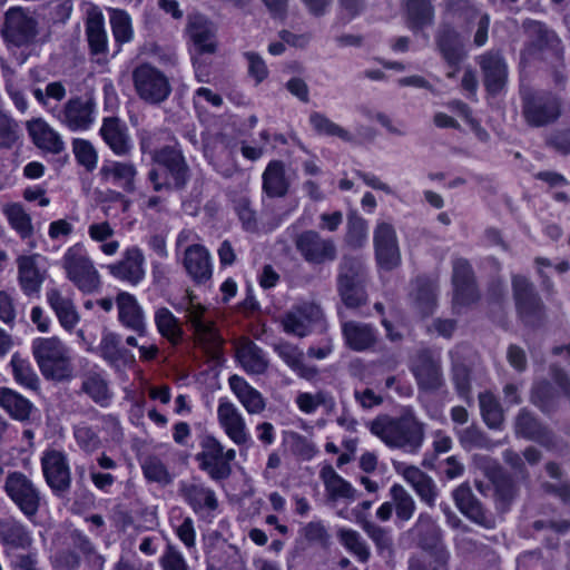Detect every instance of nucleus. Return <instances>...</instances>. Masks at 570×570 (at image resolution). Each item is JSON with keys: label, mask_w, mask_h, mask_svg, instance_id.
<instances>
[{"label": "nucleus", "mask_w": 570, "mask_h": 570, "mask_svg": "<svg viewBox=\"0 0 570 570\" xmlns=\"http://www.w3.org/2000/svg\"><path fill=\"white\" fill-rule=\"evenodd\" d=\"M178 311L185 313L187 324L194 331L196 340L207 348L216 350L223 344L214 322L205 318L207 308L196 301L193 292L187 291L180 304L176 306Z\"/></svg>", "instance_id": "nucleus-7"}, {"label": "nucleus", "mask_w": 570, "mask_h": 570, "mask_svg": "<svg viewBox=\"0 0 570 570\" xmlns=\"http://www.w3.org/2000/svg\"><path fill=\"white\" fill-rule=\"evenodd\" d=\"M341 543L352 553H354L361 562H366L370 558V550L360 533L352 529H341L338 531Z\"/></svg>", "instance_id": "nucleus-63"}, {"label": "nucleus", "mask_w": 570, "mask_h": 570, "mask_svg": "<svg viewBox=\"0 0 570 570\" xmlns=\"http://www.w3.org/2000/svg\"><path fill=\"white\" fill-rule=\"evenodd\" d=\"M89 237L97 243H101L100 250L107 256H114L117 254L120 244L118 240L111 239L115 235V229L109 222L104 220L99 223H92L88 226Z\"/></svg>", "instance_id": "nucleus-53"}, {"label": "nucleus", "mask_w": 570, "mask_h": 570, "mask_svg": "<svg viewBox=\"0 0 570 570\" xmlns=\"http://www.w3.org/2000/svg\"><path fill=\"white\" fill-rule=\"evenodd\" d=\"M354 513L357 522L361 524L365 533L372 539L379 550L383 551L392 548L393 540L390 530L366 520L357 509H354Z\"/></svg>", "instance_id": "nucleus-58"}, {"label": "nucleus", "mask_w": 570, "mask_h": 570, "mask_svg": "<svg viewBox=\"0 0 570 570\" xmlns=\"http://www.w3.org/2000/svg\"><path fill=\"white\" fill-rule=\"evenodd\" d=\"M492 484L494 488L495 509L504 513L510 509V505L518 495L517 483L510 475L499 473L492 478Z\"/></svg>", "instance_id": "nucleus-44"}, {"label": "nucleus", "mask_w": 570, "mask_h": 570, "mask_svg": "<svg viewBox=\"0 0 570 570\" xmlns=\"http://www.w3.org/2000/svg\"><path fill=\"white\" fill-rule=\"evenodd\" d=\"M73 546L83 554L90 570H102L105 558L97 551L90 538L80 530L71 532Z\"/></svg>", "instance_id": "nucleus-54"}, {"label": "nucleus", "mask_w": 570, "mask_h": 570, "mask_svg": "<svg viewBox=\"0 0 570 570\" xmlns=\"http://www.w3.org/2000/svg\"><path fill=\"white\" fill-rule=\"evenodd\" d=\"M217 421L229 440L237 446L252 442L250 433L239 409L227 399H220L217 406Z\"/></svg>", "instance_id": "nucleus-15"}, {"label": "nucleus", "mask_w": 570, "mask_h": 570, "mask_svg": "<svg viewBox=\"0 0 570 570\" xmlns=\"http://www.w3.org/2000/svg\"><path fill=\"white\" fill-rule=\"evenodd\" d=\"M363 281H352L345 276L337 282V289L343 303L348 308H356L365 303V291L362 285Z\"/></svg>", "instance_id": "nucleus-60"}, {"label": "nucleus", "mask_w": 570, "mask_h": 570, "mask_svg": "<svg viewBox=\"0 0 570 570\" xmlns=\"http://www.w3.org/2000/svg\"><path fill=\"white\" fill-rule=\"evenodd\" d=\"M411 372L419 390L424 392H436L445 384L441 355L430 348L420 350L415 354Z\"/></svg>", "instance_id": "nucleus-13"}, {"label": "nucleus", "mask_w": 570, "mask_h": 570, "mask_svg": "<svg viewBox=\"0 0 570 570\" xmlns=\"http://www.w3.org/2000/svg\"><path fill=\"white\" fill-rule=\"evenodd\" d=\"M110 26L115 41L118 45L128 43L134 39V29L130 16L121 9H112L110 12Z\"/></svg>", "instance_id": "nucleus-56"}, {"label": "nucleus", "mask_w": 570, "mask_h": 570, "mask_svg": "<svg viewBox=\"0 0 570 570\" xmlns=\"http://www.w3.org/2000/svg\"><path fill=\"white\" fill-rule=\"evenodd\" d=\"M132 81L138 97L150 105L161 104L171 92L168 77L150 63L137 66L132 71Z\"/></svg>", "instance_id": "nucleus-8"}, {"label": "nucleus", "mask_w": 570, "mask_h": 570, "mask_svg": "<svg viewBox=\"0 0 570 570\" xmlns=\"http://www.w3.org/2000/svg\"><path fill=\"white\" fill-rule=\"evenodd\" d=\"M512 288L518 312L523 318L533 316L541 311V299L535 293L533 284L527 277L513 275Z\"/></svg>", "instance_id": "nucleus-29"}, {"label": "nucleus", "mask_w": 570, "mask_h": 570, "mask_svg": "<svg viewBox=\"0 0 570 570\" xmlns=\"http://www.w3.org/2000/svg\"><path fill=\"white\" fill-rule=\"evenodd\" d=\"M276 354L286 363V365L305 379H309L315 374V371L304 363V352L288 343L281 342L274 346Z\"/></svg>", "instance_id": "nucleus-45"}, {"label": "nucleus", "mask_w": 570, "mask_h": 570, "mask_svg": "<svg viewBox=\"0 0 570 570\" xmlns=\"http://www.w3.org/2000/svg\"><path fill=\"white\" fill-rule=\"evenodd\" d=\"M178 492L196 514H210L218 508L215 491L203 482L181 481Z\"/></svg>", "instance_id": "nucleus-20"}, {"label": "nucleus", "mask_w": 570, "mask_h": 570, "mask_svg": "<svg viewBox=\"0 0 570 570\" xmlns=\"http://www.w3.org/2000/svg\"><path fill=\"white\" fill-rule=\"evenodd\" d=\"M324 483L326 495L330 501L341 499L354 501L358 497L357 490L344 478H342L332 465H325L320 472Z\"/></svg>", "instance_id": "nucleus-35"}, {"label": "nucleus", "mask_w": 570, "mask_h": 570, "mask_svg": "<svg viewBox=\"0 0 570 570\" xmlns=\"http://www.w3.org/2000/svg\"><path fill=\"white\" fill-rule=\"evenodd\" d=\"M32 354L47 380L62 382L72 377L70 351L60 338L52 336L33 340Z\"/></svg>", "instance_id": "nucleus-2"}, {"label": "nucleus", "mask_w": 570, "mask_h": 570, "mask_svg": "<svg viewBox=\"0 0 570 570\" xmlns=\"http://www.w3.org/2000/svg\"><path fill=\"white\" fill-rule=\"evenodd\" d=\"M18 281L22 292L27 296L38 294L45 276L37 266V255H21L17 259Z\"/></svg>", "instance_id": "nucleus-37"}, {"label": "nucleus", "mask_w": 570, "mask_h": 570, "mask_svg": "<svg viewBox=\"0 0 570 570\" xmlns=\"http://www.w3.org/2000/svg\"><path fill=\"white\" fill-rule=\"evenodd\" d=\"M483 75V83L491 95L501 92L508 82V65L500 51L490 50L476 58Z\"/></svg>", "instance_id": "nucleus-19"}, {"label": "nucleus", "mask_w": 570, "mask_h": 570, "mask_svg": "<svg viewBox=\"0 0 570 570\" xmlns=\"http://www.w3.org/2000/svg\"><path fill=\"white\" fill-rule=\"evenodd\" d=\"M549 374L551 381L537 380L530 390V402L547 415L559 410L561 397L570 402V375L567 371L558 364H551Z\"/></svg>", "instance_id": "nucleus-3"}, {"label": "nucleus", "mask_w": 570, "mask_h": 570, "mask_svg": "<svg viewBox=\"0 0 570 570\" xmlns=\"http://www.w3.org/2000/svg\"><path fill=\"white\" fill-rule=\"evenodd\" d=\"M522 114L530 126L542 127L560 117L561 101L551 92H527L522 96Z\"/></svg>", "instance_id": "nucleus-9"}, {"label": "nucleus", "mask_w": 570, "mask_h": 570, "mask_svg": "<svg viewBox=\"0 0 570 570\" xmlns=\"http://www.w3.org/2000/svg\"><path fill=\"white\" fill-rule=\"evenodd\" d=\"M479 403L484 423L492 430H499L503 423L504 416L502 407L495 396L488 392L481 393L479 395Z\"/></svg>", "instance_id": "nucleus-55"}, {"label": "nucleus", "mask_w": 570, "mask_h": 570, "mask_svg": "<svg viewBox=\"0 0 570 570\" xmlns=\"http://www.w3.org/2000/svg\"><path fill=\"white\" fill-rule=\"evenodd\" d=\"M375 256L379 265L385 269H393L401 262V253L394 227L385 222L379 223L373 236Z\"/></svg>", "instance_id": "nucleus-18"}, {"label": "nucleus", "mask_w": 570, "mask_h": 570, "mask_svg": "<svg viewBox=\"0 0 570 570\" xmlns=\"http://www.w3.org/2000/svg\"><path fill=\"white\" fill-rule=\"evenodd\" d=\"M390 498L395 509L396 519L401 522H407L414 515L416 504L413 497L401 484H393L390 488Z\"/></svg>", "instance_id": "nucleus-51"}, {"label": "nucleus", "mask_w": 570, "mask_h": 570, "mask_svg": "<svg viewBox=\"0 0 570 570\" xmlns=\"http://www.w3.org/2000/svg\"><path fill=\"white\" fill-rule=\"evenodd\" d=\"M39 23L32 11L22 7H11L4 13L1 28L3 40L17 48L28 47L36 42Z\"/></svg>", "instance_id": "nucleus-5"}, {"label": "nucleus", "mask_w": 570, "mask_h": 570, "mask_svg": "<svg viewBox=\"0 0 570 570\" xmlns=\"http://www.w3.org/2000/svg\"><path fill=\"white\" fill-rule=\"evenodd\" d=\"M309 122L313 129L320 135L336 136L343 141H351L353 139L350 131L335 124L321 112H312L309 116Z\"/></svg>", "instance_id": "nucleus-61"}, {"label": "nucleus", "mask_w": 570, "mask_h": 570, "mask_svg": "<svg viewBox=\"0 0 570 570\" xmlns=\"http://www.w3.org/2000/svg\"><path fill=\"white\" fill-rule=\"evenodd\" d=\"M4 491L27 518L31 519L38 513L41 493L26 474L10 472L6 478Z\"/></svg>", "instance_id": "nucleus-12"}, {"label": "nucleus", "mask_w": 570, "mask_h": 570, "mask_svg": "<svg viewBox=\"0 0 570 570\" xmlns=\"http://www.w3.org/2000/svg\"><path fill=\"white\" fill-rule=\"evenodd\" d=\"M144 263L142 252L134 246L126 249L122 259L107 268L114 277L136 285L145 277Z\"/></svg>", "instance_id": "nucleus-25"}, {"label": "nucleus", "mask_w": 570, "mask_h": 570, "mask_svg": "<svg viewBox=\"0 0 570 570\" xmlns=\"http://www.w3.org/2000/svg\"><path fill=\"white\" fill-rule=\"evenodd\" d=\"M367 426L387 448L407 454L417 453L425 440V423L412 407H404L397 416L379 415Z\"/></svg>", "instance_id": "nucleus-1"}, {"label": "nucleus", "mask_w": 570, "mask_h": 570, "mask_svg": "<svg viewBox=\"0 0 570 570\" xmlns=\"http://www.w3.org/2000/svg\"><path fill=\"white\" fill-rule=\"evenodd\" d=\"M3 215L7 217L9 225L22 238H30L33 233L32 219L29 213L20 203H11L3 207Z\"/></svg>", "instance_id": "nucleus-49"}, {"label": "nucleus", "mask_w": 570, "mask_h": 570, "mask_svg": "<svg viewBox=\"0 0 570 570\" xmlns=\"http://www.w3.org/2000/svg\"><path fill=\"white\" fill-rule=\"evenodd\" d=\"M49 111L70 131H86L95 122L96 104L91 98L75 96L60 108L49 109Z\"/></svg>", "instance_id": "nucleus-11"}, {"label": "nucleus", "mask_w": 570, "mask_h": 570, "mask_svg": "<svg viewBox=\"0 0 570 570\" xmlns=\"http://www.w3.org/2000/svg\"><path fill=\"white\" fill-rule=\"evenodd\" d=\"M43 476L49 488L58 495L69 491L71 475L67 456L56 450L47 451L41 458Z\"/></svg>", "instance_id": "nucleus-17"}, {"label": "nucleus", "mask_w": 570, "mask_h": 570, "mask_svg": "<svg viewBox=\"0 0 570 570\" xmlns=\"http://www.w3.org/2000/svg\"><path fill=\"white\" fill-rule=\"evenodd\" d=\"M153 160L166 170L173 188L183 189L187 185L190 169L181 149L164 146L154 153Z\"/></svg>", "instance_id": "nucleus-16"}, {"label": "nucleus", "mask_w": 570, "mask_h": 570, "mask_svg": "<svg viewBox=\"0 0 570 570\" xmlns=\"http://www.w3.org/2000/svg\"><path fill=\"white\" fill-rule=\"evenodd\" d=\"M187 32L198 52L214 53L216 51V30L205 17L199 14L191 17Z\"/></svg>", "instance_id": "nucleus-34"}, {"label": "nucleus", "mask_w": 570, "mask_h": 570, "mask_svg": "<svg viewBox=\"0 0 570 570\" xmlns=\"http://www.w3.org/2000/svg\"><path fill=\"white\" fill-rule=\"evenodd\" d=\"M414 302L423 315L433 312L436 305V286L428 279L419 278L415 283Z\"/></svg>", "instance_id": "nucleus-57"}, {"label": "nucleus", "mask_w": 570, "mask_h": 570, "mask_svg": "<svg viewBox=\"0 0 570 570\" xmlns=\"http://www.w3.org/2000/svg\"><path fill=\"white\" fill-rule=\"evenodd\" d=\"M236 358L248 374L261 375L264 374L268 367V360L263 350L247 338L237 341Z\"/></svg>", "instance_id": "nucleus-31"}, {"label": "nucleus", "mask_w": 570, "mask_h": 570, "mask_svg": "<svg viewBox=\"0 0 570 570\" xmlns=\"http://www.w3.org/2000/svg\"><path fill=\"white\" fill-rule=\"evenodd\" d=\"M161 570H193L181 551L168 542L158 560Z\"/></svg>", "instance_id": "nucleus-64"}, {"label": "nucleus", "mask_w": 570, "mask_h": 570, "mask_svg": "<svg viewBox=\"0 0 570 570\" xmlns=\"http://www.w3.org/2000/svg\"><path fill=\"white\" fill-rule=\"evenodd\" d=\"M10 363L17 383L30 390L38 389L39 377L29 361L16 353L12 355Z\"/></svg>", "instance_id": "nucleus-59"}, {"label": "nucleus", "mask_w": 570, "mask_h": 570, "mask_svg": "<svg viewBox=\"0 0 570 570\" xmlns=\"http://www.w3.org/2000/svg\"><path fill=\"white\" fill-rule=\"evenodd\" d=\"M33 145L46 154L59 155L65 151L66 144L61 135L45 119L35 118L26 124Z\"/></svg>", "instance_id": "nucleus-23"}, {"label": "nucleus", "mask_w": 570, "mask_h": 570, "mask_svg": "<svg viewBox=\"0 0 570 570\" xmlns=\"http://www.w3.org/2000/svg\"><path fill=\"white\" fill-rule=\"evenodd\" d=\"M0 405L13 419L20 421L29 419L32 406L27 399L6 387L0 389Z\"/></svg>", "instance_id": "nucleus-52"}, {"label": "nucleus", "mask_w": 570, "mask_h": 570, "mask_svg": "<svg viewBox=\"0 0 570 570\" xmlns=\"http://www.w3.org/2000/svg\"><path fill=\"white\" fill-rule=\"evenodd\" d=\"M342 333L345 344L356 352L373 347L377 340L376 330L372 325L355 321L344 322Z\"/></svg>", "instance_id": "nucleus-32"}, {"label": "nucleus", "mask_w": 570, "mask_h": 570, "mask_svg": "<svg viewBox=\"0 0 570 570\" xmlns=\"http://www.w3.org/2000/svg\"><path fill=\"white\" fill-rule=\"evenodd\" d=\"M515 433L524 439L542 442L549 431L528 409H521L515 417Z\"/></svg>", "instance_id": "nucleus-46"}, {"label": "nucleus", "mask_w": 570, "mask_h": 570, "mask_svg": "<svg viewBox=\"0 0 570 570\" xmlns=\"http://www.w3.org/2000/svg\"><path fill=\"white\" fill-rule=\"evenodd\" d=\"M406 27L419 32L434 22V8L430 0H404Z\"/></svg>", "instance_id": "nucleus-39"}, {"label": "nucleus", "mask_w": 570, "mask_h": 570, "mask_svg": "<svg viewBox=\"0 0 570 570\" xmlns=\"http://www.w3.org/2000/svg\"><path fill=\"white\" fill-rule=\"evenodd\" d=\"M99 132L116 156H128L131 153L134 144L128 127L118 117L104 118Z\"/></svg>", "instance_id": "nucleus-22"}, {"label": "nucleus", "mask_w": 570, "mask_h": 570, "mask_svg": "<svg viewBox=\"0 0 570 570\" xmlns=\"http://www.w3.org/2000/svg\"><path fill=\"white\" fill-rule=\"evenodd\" d=\"M289 184L285 177L282 161H271L263 173V189L268 197H283L287 194Z\"/></svg>", "instance_id": "nucleus-42"}, {"label": "nucleus", "mask_w": 570, "mask_h": 570, "mask_svg": "<svg viewBox=\"0 0 570 570\" xmlns=\"http://www.w3.org/2000/svg\"><path fill=\"white\" fill-rule=\"evenodd\" d=\"M525 30L531 45L538 50L551 49L559 53L560 40L556 32L540 21L530 20L525 22Z\"/></svg>", "instance_id": "nucleus-48"}, {"label": "nucleus", "mask_w": 570, "mask_h": 570, "mask_svg": "<svg viewBox=\"0 0 570 570\" xmlns=\"http://www.w3.org/2000/svg\"><path fill=\"white\" fill-rule=\"evenodd\" d=\"M0 542L13 549H29L33 539L28 528L20 521L6 519L0 521Z\"/></svg>", "instance_id": "nucleus-40"}, {"label": "nucleus", "mask_w": 570, "mask_h": 570, "mask_svg": "<svg viewBox=\"0 0 570 570\" xmlns=\"http://www.w3.org/2000/svg\"><path fill=\"white\" fill-rule=\"evenodd\" d=\"M184 267L194 282L202 284L213 274L209 252L199 244L188 246L184 253Z\"/></svg>", "instance_id": "nucleus-28"}, {"label": "nucleus", "mask_w": 570, "mask_h": 570, "mask_svg": "<svg viewBox=\"0 0 570 570\" xmlns=\"http://www.w3.org/2000/svg\"><path fill=\"white\" fill-rule=\"evenodd\" d=\"M452 499L458 510L471 522L484 529L495 528V515L483 507L468 482L461 483L453 490Z\"/></svg>", "instance_id": "nucleus-14"}, {"label": "nucleus", "mask_w": 570, "mask_h": 570, "mask_svg": "<svg viewBox=\"0 0 570 570\" xmlns=\"http://www.w3.org/2000/svg\"><path fill=\"white\" fill-rule=\"evenodd\" d=\"M228 384L239 403L249 415H258L266 410V399L244 377L234 374L228 379Z\"/></svg>", "instance_id": "nucleus-30"}, {"label": "nucleus", "mask_w": 570, "mask_h": 570, "mask_svg": "<svg viewBox=\"0 0 570 570\" xmlns=\"http://www.w3.org/2000/svg\"><path fill=\"white\" fill-rule=\"evenodd\" d=\"M46 297L60 325L66 331H72L79 323L80 316L71 298L63 296L57 288L47 291Z\"/></svg>", "instance_id": "nucleus-38"}, {"label": "nucleus", "mask_w": 570, "mask_h": 570, "mask_svg": "<svg viewBox=\"0 0 570 570\" xmlns=\"http://www.w3.org/2000/svg\"><path fill=\"white\" fill-rule=\"evenodd\" d=\"M62 267L70 282L81 292L94 293L100 286V276L82 244L69 247L62 257Z\"/></svg>", "instance_id": "nucleus-4"}, {"label": "nucleus", "mask_w": 570, "mask_h": 570, "mask_svg": "<svg viewBox=\"0 0 570 570\" xmlns=\"http://www.w3.org/2000/svg\"><path fill=\"white\" fill-rule=\"evenodd\" d=\"M86 36L91 55L102 57L106 61L108 53V35L105 29L104 14L98 10L89 12L86 21ZM101 58H98L100 61Z\"/></svg>", "instance_id": "nucleus-33"}, {"label": "nucleus", "mask_w": 570, "mask_h": 570, "mask_svg": "<svg viewBox=\"0 0 570 570\" xmlns=\"http://www.w3.org/2000/svg\"><path fill=\"white\" fill-rule=\"evenodd\" d=\"M115 303L119 322L138 335H145L147 331L145 314L136 297L127 292H121L117 295Z\"/></svg>", "instance_id": "nucleus-26"}, {"label": "nucleus", "mask_w": 570, "mask_h": 570, "mask_svg": "<svg viewBox=\"0 0 570 570\" xmlns=\"http://www.w3.org/2000/svg\"><path fill=\"white\" fill-rule=\"evenodd\" d=\"M397 471L413 487L421 501L430 508L435 505L438 488L430 475L414 465H406L402 470L397 469Z\"/></svg>", "instance_id": "nucleus-36"}, {"label": "nucleus", "mask_w": 570, "mask_h": 570, "mask_svg": "<svg viewBox=\"0 0 570 570\" xmlns=\"http://www.w3.org/2000/svg\"><path fill=\"white\" fill-rule=\"evenodd\" d=\"M72 151L77 163L85 167L87 171L96 169L98 165V153L89 140L75 138L72 140Z\"/></svg>", "instance_id": "nucleus-62"}, {"label": "nucleus", "mask_w": 570, "mask_h": 570, "mask_svg": "<svg viewBox=\"0 0 570 570\" xmlns=\"http://www.w3.org/2000/svg\"><path fill=\"white\" fill-rule=\"evenodd\" d=\"M154 321L159 334L170 344L177 345L183 338V328L179 320L167 307L155 311Z\"/></svg>", "instance_id": "nucleus-47"}, {"label": "nucleus", "mask_w": 570, "mask_h": 570, "mask_svg": "<svg viewBox=\"0 0 570 570\" xmlns=\"http://www.w3.org/2000/svg\"><path fill=\"white\" fill-rule=\"evenodd\" d=\"M436 48L451 67H458L464 59V45L461 35L451 26L442 24L435 33Z\"/></svg>", "instance_id": "nucleus-27"}, {"label": "nucleus", "mask_w": 570, "mask_h": 570, "mask_svg": "<svg viewBox=\"0 0 570 570\" xmlns=\"http://www.w3.org/2000/svg\"><path fill=\"white\" fill-rule=\"evenodd\" d=\"M411 532L417 538L424 549L436 548L442 540L441 528L436 524L432 515L426 512L419 514Z\"/></svg>", "instance_id": "nucleus-41"}, {"label": "nucleus", "mask_w": 570, "mask_h": 570, "mask_svg": "<svg viewBox=\"0 0 570 570\" xmlns=\"http://www.w3.org/2000/svg\"><path fill=\"white\" fill-rule=\"evenodd\" d=\"M81 391L102 407L108 406L112 399L107 380L97 372H88L82 376Z\"/></svg>", "instance_id": "nucleus-43"}, {"label": "nucleus", "mask_w": 570, "mask_h": 570, "mask_svg": "<svg viewBox=\"0 0 570 570\" xmlns=\"http://www.w3.org/2000/svg\"><path fill=\"white\" fill-rule=\"evenodd\" d=\"M100 178L131 194L136 190L137 167L131 161L109 160L99 170Z\"/></svg>", "instance_id": "nucleus-24"}, {"label": "nucleus", "mask_w": 570, "mask_h": 570, "mask_svg": "<svg viewBox=\"0 0 570 570\" xmlns=\"http://www.w3.org/2000/svg\"><path fill=\"white\" fill-rule=\"evenodd\" d=\"M454 431L461 448L465 451L491 450L497 446V443L475 424Z\"/></svg>", "instance_id": "nucleus-50"}, {"label": "nucleus", "mask_w": 570, "mask_h": 570, "mask_svg": "<svg viewBox=\"0 0 570 570\" xmlns=\"http://www.w3.org/2000/svg\"><path fill=\"white\" fill-rule=\"evenodd\" d=\"M200 452L196 461L200 470L205 471L214 481L226 480L232 474V462L236 458L234 449L225 450L224 445L213 435H206L200 441Z\"/></svg>", "instance_id": "nucleus-6"}, {"label": "nucleus", "mask_w": 570, "mask_h": 570, "mask_svg": "<svg viewBox=\"0 0 570 570\" xmlns=\"http://www.w3.org/2000/svg\"><path fill=\"white\" fill-rule=\"evenodd\" d=\"M294 245L302 258L308 264L323 265L337 258L335 240L331 237H323L314 229L298 233L294 238Z\"/></svg>", "instance_id": "nucleus-10"}, {"label": "nucleus", "mask_w": 570, "mask_h": 570, "mask_svg": "<svg viewBox=\"0 0 570 570\" xmlns=\"http://www.w3.org/2000/svg\"><path fill=\"white\" fill-rule=\"evenodd\" d=\"M322 317L321 308L311 303H305L291 308L282 318V325L287 334L298 337L306 336L312 326Z\"/></svg>", "instance_id": "nucleus-21"}]
</instances>
